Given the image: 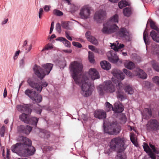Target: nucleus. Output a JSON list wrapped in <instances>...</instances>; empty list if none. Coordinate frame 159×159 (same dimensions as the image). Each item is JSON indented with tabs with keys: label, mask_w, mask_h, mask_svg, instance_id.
<instances>
[{
	"label": "nucleus",
	"mask_w": 159,
	"mask_h": 159,
	"mask_svg": "<svg viewBox=\"0 0 159 159\" xmlns=\"http://www.w3.org/2000/svg\"><path fill=\"white\" fill-rule=\"evenodd\" d=\"M72 44L74 46L79 48H80L82 47L81 44L77 42H73L72 43Z\"/></svg>",
	"instance_id": "nucleus-53"
},
{
	"label": "nucleus",
	"mask_w": 159,
	"mask_h": 159,
	"mask_svg": "<svg viewBox=\"0 0 159 159\" xmlns=\"http://www.w3.org/2000/svg\"><path fill=\"white\" fill-rule=\"evenodd\" d=\"M125 66L129 69H132L135 67L134 64L132 62L129 61H125L124 62Z\"/></svg>",
	"instance_id": "nucleus-30"
},
{
	"label": "nucleus",
	"mask_w": 159,
	"mask_h": 159,
	"mask_svg": "<svg viewBox=\"0 0 159 159\" xmlns=\"http://www.w3.org/2000/svg\"><path fill=\"white\" fill-rule=\"evenodd\" d=\"M104 131L105 133L110 134H116L120 130V126L116 123L110 124L107 127H105V122L104 121Z\"/></svg>",
	"instance_id": "nucleus-6"
},
{
	"label": "nucleus",
	"mask_w": 159,
	"mask_h": 159,
	"mask_svg": "<svg viewBox=\"0 0 159 159\" xmlns=\"http://www.w3.org/2000/svg\"><path fill=\"white\" fill-rule=\"evenodd\" d=\"M132 10L130 7H127L123 10L124 15L126 16H129L132 13Z\"/></svg>",
	"instance_id": "nucleus-33"
},
{
	"label": "nucleus",
	"mask_w": 159,
	"mask_h": 159,
	"mask_svg": "<svg viewBox=\"0 0 159 159\" xmlns=\"http://www.w3.org/2000/svg\"><path fill=\"white\" fill-rule=\"evenodd\" d=\"M5 133V126L3 125L0 128V134L1 137H3Z\"/></svg>",
	"instance_id": "nucleus-49"
},
{
	"label": "nucleus",
	"mask_w": 159,
	"mask_h": 159,
	"mask_svg": "<svg viewBox=\"0 0 159 159\" xmlns=\"http://www.w3.org/2000/svg\"><path fill=\"white\" fill-rule=\"evenodd\" d=\"M54 23H53V22H52L51 24V27H50V32H49L50 34H51L52 33V31H53V29H54Z\"/></svg>",
	"instance_id": "nucleus-61"
},
{
	"label": "nucleus",
	"mask_w": 159,
	"mask_h": 159,
	"mask_svg": "<svg viewBox=\"0 0 159 159\" xmlns=\"http://www.w3.org/2000/svg\"><path fill=\"white\" fill-rule=\"evenodd\" d=\"M130 139L136 147L138 146V143L137 140V138L133 134H131L130 135Z\"/></svg>",
	"instance_id": "nucleus-34"
},
{
	"label": "nucleus",
	"mask_w": 159,
	"mask_h": 159,
	"mask_svg": "<svg viewBox=\"0 0 159 159\" xmlns=\"http://www.w3.org/2000/svg\"><path fill=\"white\" fill-rule=\"evenodd\" d=\"M107 56L108 60L111 63H116L119 60L118 57L113 51L108 52Z\"/></svg>",
	"instance_id": "nucleus-14"
},
{
	"label": "nucleus",
	"mask_w": 159,
	"mask_h": 159,
	"mask_svg": "<svg viewBox=\"0 0 159 159\" xmlns=\"http://www.w3.org/2000/svg\"><path fill=\"white\" fill-rule=\"evenodd\" d=\"M66 33V37L67 38V39H68L70 41H72V39L71 37H70L67 31H66L65 32Z\"/></svg>",
	"instance_id": "nucleus-58"
},
{
	"label": "nucleus",
	"mask_w": 159,
	"mask_h": 159,
	"mask_svg": "<svg viewBox=\"0 0 159 159\" xmlns=\"http://www.w3.org/2000/svg\"><path fill=\"white\" fill-rule=\"evenodd\" d=\"M83 65L81 63L77 61L72 62L70 66L71 76L75 83L80 85L81 89V93L84 97L91 95L94 87L93 81L100 78L99 73L95 68H90L87 74L80 75Z\"/></svg>",
	"instance_id": "nucleus-1"
},
{
	"label": "nucleus",
	"mask_w": 159,
	"mask_h": 159,
	"mask_svg": "<svg viewBox=\"0 0 159 159\" xmlns=\"http://www.w3.org/2000/svg\"><path fill=\"white\" fill-rule=\"evenodd\" d=\"M43 70L41 67L35 65L33 70L35 74L40 79H42L46 75H48L51 70L53 66L52 63H46L42 65Z\"/></svg>",
	"instance_id": "nucleus-3"
},
{
	"label": "nucleus",
	"mask_w": 159,
	"mask_h": 159,
	"mask_svg": "<svg viewBox=\"0 0 159 159\" xmlns=\"http://www.w3.org/2000/svg\"><path fill=\"white\" fill-rule=\"evenodd\" d=\"M53 48V45L51 43H49L45 45L42 51H44L45 50H49L52 49Z\"/></svg>",
	"instance_id": "nucleus-41"
},
{
	"label": "nucleus",
	"mask_w": 159,
	"mask_h": 159,
	"mask_svg": "<svg viewBox=\"0 0 159 159\" xmlns=\"http://www.w3.org/2000/svg\"><path fill=\"white\" fill-rule=\"evenodd\" d=\"M24 153L22 154V156L27 157L33 155L35 151V148L32 146L24 148Z\"/></svg>",
	"instance_id": "nucleus-17"
},
{
	"label": "nucleus",
	"mask_w": 159,
	"mask_h": 159,
	"mask_svg": "<svg viewBox=\"0 0 159 159\" xmlns=\"http://www.w3.org/2000/svg\"><path fill=\"white\" fill-rule=\"evenodd\" d=\"M100 65L102 68L104 70H108L111 68V64L107 61H104L100 62Z\"/></svg>",
	"instance_id": "nucleus-29"
},
{
	"label": "nucleus",
	"mask_w": 159,
	"mask_h": 159,
	"mask_svg": "<svg viewBox=\"0 0 159 159\" xmlns=\"http://www.w3.org/2000/svg\"><path fill=\"white\" fill-rule=\"evenodd\" d=\"M20 51L18 50L15 53L14 55L13 56V59L15 60L17 59L18 56L20 52Z\"/></svg>",
	"instance_id": "nucleus-55"
},
{
	"label": "nucleus",
	"mask_w": 159,
	"mask_h": 159,
	"mask_svg": "<svg viewBox=\"0 0 159 159\" xmlns=\"http://www.w3.org/2000/svg\"><path fill=\"white\" fill-rule=\"evenodd\" d=\"M32 129V127L29 125H21L18 127L19 132L26 134H29Z\"/></svg>",
	"instance_id": "nucleus-15"
},
{
	"label": "nucleus",
	"mask_w": 159,
	"mask_h": 159,
	"mask_svg": "<svg viewBox=\"0 0 159 159\" xmlns=\"http://www.w3.org/2000/svg\"><path fill=\"white\" fill-rule=\"evenodd\" d=\"M148 23L149 24L150 26L152 29L155 30L159 33V28L157 26L154 22L151 19H149L148 20Z\"/></svg>",
	"instance_id": "nucleus-31"
},
{
	"label": "nucleus",
	"mask_w": 159,
	"mask_h": 159,
	"mask_svg": "<svg viewBox=\"0 0 159 159\" xmlns=\"http://www.w3.org/2000/svg\"><path fill=\"white\" fill-rule=\"evenodd\" d=\"M20 65L21 66H23L25 64V61L24 59H22L20 62Z\"/></svg>",
	"instance_id": "nucleus-62"
},
{
	"label": "nucleus",
	"mask_w": 159,
	"mask_h": 159,
	"mask_svg": "<svg viewBox=\"0 0 159 159\" xmlns=\"http://www.w3.org/2000/svg\"><path fill=\"white\" fill-rule=\"evenodd\" d=\"M70 23V22L69 21L63 22L61 24V26L65 29L67 30H70L71 29L69 25V24Z\"/></svg>",
	"instance_id": "nucleus-42"
},
{
	"label": "nucleus",
	"mask_w": 159,
	"mask_h": 159,
	"mask_svg": "<svg viewBox=\"0 0 159 159\" xmlns=\"http://www.w3.org/2000/svg\"><path fill=\"white\" fill-rule=\"evenodd\" d=\"M124 87V89L125 90V92H127L128 94H132L134 93V90L131 87H130L129 85H127L126 86L124 87Z\"/></svg>",
	"instance_id": "nucleus-35"
},
{
	"label": "nucleus",
	"mask_w": 159,
	"mask_h": 159,
	"mask_svg": "<svg viewBox=\"0 0 159 159\" xmlns=\"http://www.w3.org/2000/svg\"><path fill=\"white\" fill-rule=\"evenodd\" d=\"M63 43L66 47L68 48L70 47L71 45L70 43L66 39L65 40H64Z\"/></svg>",
	"instance_id": "nucleus-50"
},
{
	"label": "nucleus",
	"mask_w": 159,
	"mask_h": 159,
	"mask_svg": "<svg viewBox=\"0 0 159 159\" xmlns=\"http://www.w3.org/2000/svg\"><path fill=\"white\" fill-rule=\"evenodd\" d=\"M150 63L155 70L159 72V66L155 61H151Z\"/></svg>",
	"instance_id": "nucleus-38"
},
{
	"label": "nucleus",
	"mask_w": 159,
	"mask_h": 159,
	"mask_svg": "<svg viewBox=\"0 0 159 159\" xmlns=\"http://www.w3.org/2000/svg\"><path fill=\"white\" fill-rule=\"evenodd\" d=\"M150 147L152 148L153 151L155 153L158 154L159 153V149L156 148L154 145L151 143L149 144Z\"/></svg>",
	"instance_id": "nucleus-43"
},
{
	"label": "nucleus",
	"mask_w": 159,
	"mask_h": 159,
	"mask_svg": "<svg viewBox=\"0 0 159 159\" xmlns=\"http://www.w3.org/2000/svg\"><path fill=\"white\" fill-rule=\"evenodd\" d=\"M116 34L118 36L126 39L128 38L129 36V31L124 28H120L117 32Z\"/></svg>",
	"instance_id": "nucleus-16"
},
{
	"label": "nucleus",
	"mask_w": 159,
	"mask_h": 159,
	"mask_svg": "<svg viewBox=\"0 0 159 159\" xmlns=\"http://www.w3.org/2000/svg\"><path fill=\"white\" fill-rule=\"evenodd\" d=\"M63 51L66 53H70L72 52V51L71 49H68L63 50Z\"/></svg>",
	"instance_id": "nucleus-63"
},
{
	"label": "nucleus",
	"mask_w": 159,
	"mask_h": 159,
	"mask_svg": "<svg viewBox=\"0 0 159 159\" xmlns=\"http://www.w3.org/2000/svg\"><path fill=\"white\" fill-rule=\"evenodd\" d=\"M22 144V147L24 148L32 146V142L29 139L25 137L21 136L20 137Z\"/></svg>",
	"instance_id": "nucleus-18"
},
{
	"label": "nucleus",
	"mask_w": 159,
	"mask_h": 159,
	"mask_svg": "<svg viewBox=\"0 0 159 159\" xmlns=\"http://www.w3.org/2000/svg\"><path fill=\"white\" fill-rule=\"evenodd\" d=\"M119 29V27L116 24L104 23L102 32L103 34H109L116 32Z\"/></svg>",
	"instance_id": "nucleus-7"
},
{
	"label": "nucleus",
	"mask_w": 159,
	"mask_h": 159,
	"mask_svg": "<svg viewBox=\"0 0 159 159\" xmlns=\"http://www.w3.org/2000/svg\"><path fill=\"white\" fill-rule=\"evenodd\" d=\"M154 83L159 86V76H155L152 78Z\"/></svg>",
	"instance_id": "nucleus-48"
},
{
	"label": "nucleus",
	"mask_w": 159,
	"mask_h": 159,
	"mask_svg": "<svg viewBox=\"0 0 159 159\" xmlns=\"http://www.w3.org/2000/svg\"><path fill=\"white\" fill-rule=\"evenodd\" d=\"M111 73L114 76L112 78V82L116 84V87L118 89L117 92V98L118 100L122 101L126 98V95L121 90L124 89L123 84L120 80H123L125 78V76L123 73L120 70L117 69H114L111 71Z\"/></svg>",
	"instance_id": "nucleus-2"
},
{
	"label": "nucleus",
	"mask_w": 159,
	"mask_h": 159,
	"mask_svg": "<svg viewBox=\"0 0 159 159\" xmlns=\"http://www.w3.org/2000/svg\"><path fill=\"white\" fill-rule=\"evenodd\" d=\"M68 3V5H70V11L73 12L76 11L77 9V7L74 4H71L70 3L71 0H65Z\"/></svg>",
	"instance_id": "nucleus-37"
},
{
	"label": "nucleus",
	"mask_w": 159,
	"mask_h": 159,
	"mask_svg": "<svg viewBox=\"0 0 159 159\" xmlns=\"http://www.w3.org/2000/svg\"><path fill=\"white\" fill-rule=\"evenodd\" d=\"M118 6L120 8H122L124 7L129 5L128 2L125 0H122L118 3Z\"/></svg>",
	"instance_id": "nucleus-36"
},
{
	"label": "nucleus",
	"mask_w": 159,
	"mask_h": 159,
	"mask_svg": "<svg viewBox=\"0 0 159 159\" xmlns=\"http://www.w3.org/2000/svg\"><path fill=\"white\" fill-rule=\"evenodd\" d=\"M25 94L28 97L33 101L36 102H41L42 97L40 95H36V92L32 89H28L25 91Z\"/></svg>",
	"instance_id": "nucleus-8"
},
{
	"label": "nucleus",
	"mask_w": 159,
	"mask_h": 159,
	"mask_svg": "<svg viewBox=\"0 0 159 159\" xmlns=\"http://www.w3.org/2000/svg\"><path fill=\"white\" fill-rule=\"evenodd\" d=\"M143 147L144 151L148 154L149 155L151 158L156 159L155 155L152 152L151 149L147 143H144Z\"/></svg>",
	"instance_id": "nucleus-19"
},
{
	"label": "nucleus",
	"mask_w": 159,
	"mask_h": 159,
	"mask_svg": "<svg viewBox=\"0 0 159 159\" xmlns=\"http://www.w3.org/2000/svg\"><path fill=\"white\" fill-rule=\"evenodd\" d=\"M8 21V19L7 18H5L3 20L1 23V25H3L6 24L7 22Z\"/></svg>",
	"instance_id": "nucleus-59"
},
{
	"label": "nucleus",
	"mask_w": 159,
	"mask_h": 159,
	"mask_svg": "<svg viewBox=\"0 0 159 159\" xmlns=\"http://www.w3.org/2000/svg\"><path fill=\"white\" fill-rule=\"evenodd\" d=\"M148 34H147V32L146 31H144V33H143V40H144V42L146 45V47L147 46V43L146 41V37H148Z\"/></svg>",
	"instance_id": "nucleus-54"
},
{
	"label": "nucleus",
	"mask_w": 159,
	"mask_h": 159,
	"mask_svg": "<svg viewBox=\"0 0 159 159\" xmlns=\"http://www.w3.org/2000/svg\"><path fill=\"white\" fill-rule=\"evenodd\" d=\"M89 60L91 63H93L94 62V56L93 53L91 52H89Z\"/></svg>",
	"instance_id": "nucleus-39"
},
{
	"label": "nucleus",
	"mask_w": 159,
	"mask_h": 159,
	"mask_svg": "<svg viewBox=\"0 0 159 159\" xmlns=\"http://www.w3.org/2000/svg\"><path fill=\"white\" fill-rule=\"evenodd\" d=\"M137 73L135 74V75L138 76V77L142 79H145L147 77V75L146 73L143 70L139 68L136 69Z\"/></svg>",
	"instance_id": "nucleus-28"
},
{
	"label": "nucleus",
	"mask_w": 159,
	"mask_h": 159,
	"mask_svg": "<svg viewBox=\"0 0 159 159\" xmlns=\"http://www.w3.org/2000/svg\"><path fill=\"white\" fill-rule=\"evenodd\" d=\"M81 117L84 121H86L88 119V117L87 116V115L85 114H82L81 116Z\"/></svg>",
	"instance_id": "nucleus-60"
},
{
	"label": "nucleus",
	"mask_w": 159,
	"mask_h": 159,
	"mask_svg": "<svg viewBox=\"0 0 159 159\" xmlns=\"http://www.w3.org/2000/svg\"><path fill=\"white\" fill-rule=\"evenodd\" d=\"M56 29L57 31V32H58L59 33H61V26L59 23H58L56 24Z\"/></svg>",
	"instance_id": "nucleus-52"
},
{
	"label": "nucleus",
	"mask_w": 159,
	"mask_h": 159,
	"mask_svg": "<svg viewBox=\"0 0 159 159\" xmlns=\"http://www.w3.org/2000/svg\"><path fill=\"white\" fill-rule=\"evenodd\" d=\"M58 65L61 69L65 67L66 66V62L64 60L62 61H60L59 62Z\"/></svg>",
	"instance_id": "nucleus-46"
},
{
	"label": "nucleus",
	"mask_w": 159,
	"mask_h": 159,
	"mask_svg": "<svg viewBox=\"0 0 159 159\" xmlns=\"http://www.w3.org/2000/svg\"><path fill=\"white\" fill-rule=\"evenodd\" d=\"M116 159H126V156L123 153H118L116 157Z\"/></svg>",
	"instance_id": "nucleus-45"
},
{
	"label": "nucleus",
	"mask_w": 159,
	"mask_h": 159,
	"mask_svg": "<svg viewBox=\"0 0 159 159\" xmlns=\"http://www.w3.org/2000/svg\"><path fill=\"white\" fill-rule=\"evenodd\" d=\"M124 110V106L120 102H116L114 105L113 111L115 113L122 112Z\"/></svg>",
	"instance_id": "nucleus-20"
},
{
	"label": "nucleus",
	"mask_w": 159,
	"mask_h": 159,
	"mask_svg": "<svg viewBox=\"0 0 159 159\" xmlns=\"http://www.w3.org/2000/svg\"><path fill=\"white\" fill-rule=\"evenodd\" d=\"M20 119L22 121L26 124L36 125L38 121L39 118L33 117L30 118V116L24 113L20 116Z\"/></svg>",
	"instance_id": "nucleus-9"
},
{
	"label": "nucleus",
	"mask_w": 159,
	"mask_h": 159,
	"mask_svg": "<svg viewBox=\"0 0 159 159\" xmlns=\"http://www.w3.org/2000/svg\"><path fill=\"white\" fill-rule=\"evenodd\" d=\"M143 117L144 119H147L152 115L151 110L150 108H145L142 112Z\"/></svg>",
	"instance_id": "nucleus-27"
},
{
	"label": "nucleus",
	"mask_w": 159,
	"mask_h": 159,
	"mask_svg": "<svg viewBox=\"0 0 159 159\" xmlns=\"http://www.w3.org/2000/svg\"><path fill=\"white\" fill-rule=\"evenodd\" d=\"M110 47L111 48L113 49L116 52L118 51L119 49H120L124 47V45L122 44H119L118 41H116L115 43H110Z\"/></svg>",
	"instance_id": "nucleus-24"
},
{
	"label": "nucleus",
	"mask_w": 159,
	"mask_h": 159,
	"mask_svg": "<svg viewBox=\"0 0 159 159\" xmlns=\"http://www.w3.org/2000/svg\"><path fill=\"white\" fill-rule=\"evenodd\" d=\"M66 39L63 37H60L57 38L56 40L57 41H59L62 42L63 43Z\"/></svg>",
	"instance_id": "nucleus-57"
},
{
	"label": "nucleus",
	"mask_w": 159,
	"mask_h": 159,
	"mask_svg": "<svg viewBox=\"0 0 159 159\" xmlns=\"http://www.w3.org/2000/svg\"><path fill=\"white\" fill-rule=\"evenodd\" d=\"M53 13L54 15L58 16H60L63 15V13L61 11L57 9H55L53 10Z\"/></svg>",
	"instance_id": "nucleus-47"
},
{
	"label": "nucleus",
	"mask_w": 159,
	"mask_h": 159,
	"mask_svg": "<svg viewBox=\"0 0 159 159\" xmlns=\"http://www.w3.org/2000/svg\"><path fill=\"white\" fill-rule=\"evenodd\" d=\"M88 47H89V48L91 50L93 51L94 49V48H95V47L93 46V45H89L88 46Z\"/></svg>",
	"instance_id": "nucleus-64"
},
{
	"label": "nucleus",
	"mask_w": 159,
	"mask_h": 159,
	"mask_svg": "<svg viewBox=\"0 0 159 159\" xmlns=\"http://www.w3.org/2000/svg\"><path fill=\"white\" fill-rule=\"evenodd\" d=\"M16 108L17 110L21 112H24L28 113L31 112V110L28 107L27 105H19L17 106Z\"/></svg>",
	"instance_id": "nucleus-21"
},
{
	"label": "nucleus",
	"mask_w": 159,
	"mask_h": 159,
	"mask_svg": "<svg viewBox=\"0 0 159 159\" xmlns=\"http://www.w3.org/2000/svg\"><path fill=\"white\" fill-rule=\"evenodd\" d=\"M125 141L122 138L117 137L112 139L111 141L110 147L111 149L119 152L124 151L125 149Z\"/></svg>",
	"instance_id": "nucleus-5"
},
{
	"label": "nucleus",
	"mask_w": 159,
	"mask_h": 159,
	"mask_svg": "<svg viewBox=\"0 0 159 159\" xmlns=\"http://www.w3.org/2000/svg\"><path fill=\"white\" fill-rule=\"evenodd\" d=\"M106 13L105 11L102 10H100L97 11L95 13L93 16V19L97 23L99 22L106 16Z\"/></svg>",
	"instance_id": "nucleus-13"
},
{
	"label": "nucleus",
	"mask_w": 159,
	"mask_h": 159,
	"mask_svg": "<svg viewBox=\"0 0 159 159\" xmlns=\"http://www.w3.org/2000/svg\"><path fill=\"white\" fill-rule=\"evenodd\" d=\"M22 145L21 143H17L11 146V150L13 152L16 153L20 152V151L22 148Z\"/></svg>",
	"instance_id": "nucleus-23"
},
{
	"label": "nucleus",
	"mask_w": 159,
	"mask_h": 159,
	"mask_svg": "<svg viewBox=\"0 0 159 159\" xmlns=\"http://www.w3.org/2000/svg\"><path fill=\"white\" fill-rule=\"evenodd\" d=\"M146 128L148 130H155L159 129V123L155 119H151L148 122Z\"/></svg>",
	"instance_id": "nucleus-11"
},
{
	"label": "nucleus",
	"mask_w": 159,
	"mask_h": 159,
	"mask_svg": "<svg viewBox=\"0 0 159 159\" xmlns=\"http://www.w3.org/2000/svg\"><path fill=\"white\" fill-rule=\"evenodd\" d=\"M97 90L100 95H102L105 92L112 93L116 90L115 86L111 80H107L103 82V85H100L97 87Z\"/></svg>",
	"instance_id": "nucleus-4"
},
{
	"label": "nucleus",
	"mask_w": 159,
	"mask_h": 159,
	"mask_svg": "<svg viewBox=\"0 0 159 159\" xmlns=\"http://www.w3.org/2000/svg\"><path fill=\"white\" fill-rule=\"evenodd\" d=\"M94 116L97 118L104 119L106 117V114L103 110H97L94 112Z\"/></svg>",
	"instance_id": "nucleus-25"
},
{
	"label": "nucleus",
	"mask_w": 159,
	"mask_h": 159,
	"mask_svg": "<svg viewBox=\"0 0 159 159\" xmlns=\"http://www.w3.org/2000/svg\"><path fill=\"white\" fill-rule=\"evenodd\" d=\"M150 35L153 40L157 43H159V36L154 30H152L150 33Z\"/></svg>",
	"instance_id": "nucleus-32"
},
{
	"label": "nucleus",
	"mask_w": 159,
	"mask_h": 159,
	"mask_svg": "<svg viewBox=\"0 0 159 159\" xmlns=\"http://www.w3.org/2000/svg\"><path fill=\"white\" fill-rule=\"evenodd\" d=\"M87 40L92 43L96 45L98 42L97 39L94 37L91 36V32L87 31L85 34Z\"/></svg>",
	"instance_id": "nucleus-22"
},
{
	"label": "nucleus",
	"mask_w": 159,
	"mask_h": 159,
	"mask_svg": "<svg viewBox=\"0 0 159 159\" xmlns=\"http://www.w3.org/2000/svg\"><path fill=\"white\" fill-rule=\"evenodd\" d=\"M27 82L29 85L32 88L35 89L39 92H41L43 87H46L48 84L47 82L45 81H42L41 83H35L30 79H29Z\"/></svg>",
	"instance_id": "nucleus-10"
},
{
	"label": "nucleus",
	"mask_w": 159,
	"mask_h": 159,
	"mask_svg": "<svg viewBox=\"0 0 159 159\" xmlns=\"http://www.w3.org/2000/svg\"><path fill=\"white\" fill-rule=\"evenodd\" d=\"M32 47L31 44L28 45L25 48V53H28L31 49Z\"/></svg>",
	"instance_id": "nucleus-51"
},
{
	"label": "nucleus",
	"mask_w": 159,
	"mask_h": 159,
	"mask_svg": "<svg viewBox=\"0 0 159 159\" xmlns=\"http://www.w3.org/2000/svg\"><path fill=\"white\" fill-rule=\"evenodd\" d=\"M90 8L88 6H83L80 10V14L81 18L83 19H87L90 17L91 15Z\"/></svg>",
	"instance_id": "nucleus-12"
},
{
	"label": "nucleus",
	"mask_w": 159,
	"mask_h": 159,
	"mask_svg": "<svg viewBox=\"0 0 159 159\" xmlns=\"http://www.w3.org/2000/svg\"><path fill=\"white\" fill-rule=\"evenodd\" d=\"M51 8V6L49 5H45L43 7V9L46 12L48 11Z\"/></svg>",
	"instance_id": "nucleus-56"
},
{
	"label": "nucleus",
	"mask_w": 159,
	"mask_h": 159,
	"mask_svg": "<svg viewBox=\"0 0 159 159\" xmlns=\"http://www.w3.org/2000/svg\"><path fill=\"white\" fill-rule=\"evenodd\" d=\"M123 72L127 76L131 77L135 75V74H132L129 71L126 69H124L123 70Z\"/></svg>",
	"instance_id": "nucleus-44"
},
{
	"label": "nucleus",
	"mask_w": 159,
	"mask_h": 159,
	"mask_svg": "<svg viewBox=\"0 0 159 159\" xmlns=\"http://www.w3.org/2000/svg\"><path fill=\"white\" fill-rule=\"evenodd\" d=\"M105 106L106 110L107 111H111L112 110H113V107L112 105L110 104L109 102H106L105 104Z\"/></svg>",
	"instance_id": "nucleus-40"
},
{
	"label": "nucleus",
	"mask_w": 159,
	"mask_h": 159,
	"mask_svg": "<svg viewBox=\"0 0 159 159\" xmlns=\"http://www.w3.org/2000/svg\"><path fill=\"white\" fill-rule=\"evenodd\" d=\"M119 16L117 14H116L111 17L110 19L104 23L108 24H114V23H117L118 22Z\"/></svg>",
	"instance_id": "nucleus-26"
}]
</instances>
